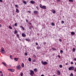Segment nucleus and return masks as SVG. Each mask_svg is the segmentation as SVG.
Masks as SVG:
<instances>
[{
	"label": "nucleus",
	"mask_w": 76,
	"mask_h": 76,
	"mask_svg": "<svg viewBox=\"0 0 76 76\" xmlns=\"http://www.w3.org/2000/svg\"><path fill=\"white\" fill-rule=\"evenodd\" d=\"M0 73H1V74H2V71H0Z\"/></svg>",
	"instance_id": "6e6d98bb"
},
{
	"label": "nucleus",
	"mask_w": 76,
	"mask_h": 76,
	"mask_svg": "<svg viewBox=\"0 0 76 76\" xmlns=\"http://www.w3.org/2000/svg\"><path fill=\"white\" fill-rule=\"evenodd\" d=\"M71 64H73V62H71Z\"/></svg>",
	"instance_id": "c03bdc74"
},
{
	"label": "nucleus",
	"mask_w": 76,
	"mask_h": 76,
	"mask_svg": "<svg viewBox=\"0 0 76 76\" xmlns=\"http://www.w3.org/2000/svg\"><path fill=\"white\" fill-rule=\"evenodd\" d=\"M52 49H53V50H56V49H54V48H53Z\"/></svg>",
	"instance_id": "864d4df0"
},
{
	"label": "nucleus",
	"mask_w": 76,
	"mask_h": 76,
	"mask_svg": "<svg viewBox=\"0 0 76 76\" xmlns=\"http://www.w3.org/2000/svg\"><path fill=\"white\" fill-rule=\"evenodd\" d=\"M9 66L10 67H11V65L10 64L9 65Z\"/></svg>",
	"instance_id": "49530a36"
},
{
	"label": "nucleus",
	"mask_w": 76,
	"mask_h": 76,
	"mask_svg": "<svg viewBox=\"0 0 76 76\" xmlns=\"http://www.w3.org/2000/svg\"><path fill=\"white\" fill-rule=\"evenodd\" d=\"M59 41L60 42H61V41H62V40H61V39H59Z\"/></svg>",
	"instance_id": "4c0bfd02"
},
{
	"label": "nucleus",
	"mask_w": 76,
	"mask_h": 76,
	"mask_svg": "<svg viewBox=\"0 0 76 76\" xmlns=\"http://www.w3.org/2000/svg\"><path fill=\"white\" fill-rule=\"evenodd\" d=\"M17 37L18 38H19V36L18 34L17 35Z\"/></svg>",
	"instance_id": "473e14b6"
},
{
	"label": "nucleus",
	"mask_w": 76,
	"mask_h": 76,
	"mask_svg": "<svg viewBox=\"0 0 76 76\" xmlns=\"http://www.w3.org/2000/svg\"><path fill=\"white\" fill-rule=\"evenodd\" d=\"M13 15H14V13H13Z\"/></svg>",
	"instance_id": "774afa93"
},
{
	"label": "nucleus",
	"mask_w": 76,
	"mask_h": 76,
	"mask_svg": "<svg viewBox=\"0 0 76 76\" xmlns=\"http://www.w3.org/2000/svg\"><path fill=\"white\" fill-rule=\"evenodd\" d=\"M36 45H38V44L37 43H36Z\"/></svg>",
	"instance_id": "37998d69"
},
{
	"label": "nucleus",
	"mask_w": 76,
	"mask_h": 76,
	"mask_svg": "<svg viewBox=\"0 0 76 76\" xmlns=\"http://www.w3.org/2000/svg\"><path fill=\"white\" fill-rule=\"evenodd\" d=\"M61 23H62V24H63V23H64V21H61Z\"/></svg>",
	"instance_id": "72a5a7b5"
},
{
	"label": "nucleus",
	"mask_w": 76,
	"mask_h": 76,
	"mask_svg": "<svg viewBox=\"0 0 76 76\" xmlns=\"http://www.w3.org/2000/svg\"><path fill=\"white\" fill-rule=\"evenodd\" d=\"M33 56L34 58H36V56H35V55H33Z\"/></svg>",
	"instance_id": "f704fd0d"
},
{
	"label": "nucleus",
	"mask_w": 76,
	"mask_h": 76,
	"mask_svg": "<svg viewBox=\"0 0 76 76\" xmlns=\"http://www.w3.org/2000/svg\"><path fill=\"white\" fill-rule=\"evenodd\" d=\"M51 12H52V13H54V14L56 13V11H55V10H51Z\"/></svg>",
	"instance_id": "f8f14e48"
},
{
	"label": "nucleus",
	"mask_w": 76,
	"mask_h": 76,
	"mask_svg": "<svg viewBox=\"0 0 76 76\" xmlns=\"http://www.w3.org/2000/svg\"><path fill=\"white\" fill-rule=\"evenodd\" d=\"M69 1L70 2H73V0H69Z\"/></svg>",
	"instance_id": "c756f323"
},
{
	"label": "nucleus",
	"mask_w": 76,
	"mask_h": 76,
	"mask_svg": "<svg viewBox=\"0 0 76 76\" xmlns=\"http://www.w3.org/2000/svg\"><path fill=\"white\" fill-rule=\"evenodd\" d=\"M73 52H75V48H73Z\"/></svg>",
	"instance_id": "b1692460"
},
{
	"label": "nucleus",
	"mask_w": 76,
	"mask_h": 76,
	"mask_svg": "<svg viewBox=\"0 0 76 76\" xmlns=\"http://www.w3.org/2000/svg\"><path fill=\"white\" fill-rule=\"evenodd\" d=\"M30 75L31 76H33V75L34 74V72L32 70H31L30 71Z\"/></svg>",
	"instance_id": "7ed1b4c3"
},
{
	"label": "nucleus",
	"mask_w": 76,
	"mask_h": 76,
	"mask_svg": "<svg viewBox=\"0 0 76 76\" xmlns=\"http://www.w3.org/2000/svg\"><path fill=\"white\" fill-rule=\"evenodd\" d=\"M65 65H68V63H66V64H65Z\"/></svg>",
	"instance_id": "13d9d810"
},
{
	"label": "nucleus",
	"mask_w": 76,
	"mask_h": 76,
	"mask_svg": "<svg viewBox=\"0 0 76 76\" xmlns=\"http://www.w3.org/2000/svg\"><path fill=\"white\" fill-rule=\"evenodd\" d=\"M51 25H52V26H54L55 24H54V23H51Z\"/></svg>",
	"instance_id": "bb28decb"
},
{
	"label": "nucleus",
	"mask_w": 76,
	"mask_h": 76,
	"mask_svg": "<svg viewBox=\"0 0 76 76\" xmlns=\"http://www.w3.org/2000/svg\"><path fill=\"white\" fill-rule=\"evenodd\" d=\"M15 6L17 8H18V7H19V6L17 5H15Z\"/></svg>",
	"instance_id": "a878e982"
},
{
	"label": "nucleus",
	"mask_w": 76,
	"mask_h": 76,
	"mask_svg": "<svg viewBox=\"0 0 76 76\" xmlns=\"http://www.w3.org/2000/svg\"><path fill=\"white\" fill-rule=\"evenodd\" d=\"M23 3H24L25 4H26L27 3H26V1H23Z\"/></svg>",
	"instance_id": "a211bd4d"
},
{
	"label": "nucleus",
	"mask_w": 76,
	"mask_h": 76,
	"mask_svg": "<svg viewBox=\"0 0 76 76\" xmlns=\"http://www.w3.org/2000/svg\"><path fill=\"white\" fill-rule=\"evenodd\" d=\"M22 36L23 37H26V34L24 33H22Z\"/></svg>",
	"instance_id": "1a4fd4ad"
},
{
	"label": "nucleus",
	"mask_w": 76,
	"mask_h": 76,
	"mask_svg": "<svg viewBox=\"0 0 76 76\" xmlns=\"http://www.w3.org/2000/svg\"><path fill=\"white\" fill-rule=\"evenodd\" d=\"M60 53H63V51L62 50H61L60 52Z\"/></svg>",
	"instance_id": "2f4dec72"
},
{
	"label": "nucleus",
	"mask_w": 76,
	"mask_h": 76,
	"mask_svg": "<svg viewBox=\"0 0 76 76\" xmlns=\"http://www.w3.org/2000/svg\"><path fill=\"white\" fill-rule=\"evenodd\" d=\"M26 22H28V20H26Z\"/></svg>",
	"instance_id": "bf43d9fd"
},
{
	"label": "nucleus",
	"mask_w": 76,
	"mask_h": 76,
	"mask_svg": "<svg viewBox=\"0 0 76 76\" xmlns=\"http://www.w3.org/2000/svg\"><path fill=\"white\" fill-rule=\"evenodd\" d=\"M34 13H35V14H38L39 13L37 11H34Z\"/></svg>",
	"instance_id": "9b49d317"
},
{
	"label": "nucleus",
	"mask_w": 76,
	"mask_h": 76,
	"mask_svg": "<svg viewBox=\"0 0 76 76\" xmlns=\"http://www.w3.org/2000/svg\"><path fill=\"white\" fill-rule=\"evenodd\" d=\"M15 60L16 61H17L18 60V58H14Z\"/></svg>",
	"instance_id": "dca6fc26"
},
{
	"label": "nucleus",
	"mask_w": 76,
	"mask_h": 76,
	"mask_svg": "<svg viewBox=\"0 0 76 76\" xmlns=\"http://www.w3.org/2000/svg\"><path fill=\"white\" fill-rule=\"evenodd\" d=\"M41 63L42 64H43V65H46V64H48V62L46 61H42Z\"/></svg>",
	"instance_id": "f03ea898"
},
{
	"label": "nucleus",
	"mask_w": 76,
	"mask_h": 76,
	"mask_svg": "<svg viewBox=\"0 0 76 76\" xmlns=\"http://www.w3.org/2000/svg\"><path fill=\"white\" fill-rule=\"evenodd\" d=\"M1 25L0 24V27H1Z\"/></svg>",
	"instance_id": "0e129e2a"
},
{
	"label": "nucleus",
	"mask_w": 76,
	"mask_h": 76,
	"mask_svg": "<svg viewBox=\"0 0 76 76\" xmlns=\"http://www.w3.org/2000/svg\"><path fill=\"white\" fill-rule=\"evenodd\" d=\"M56 72L57 75H60V72L59 71H56Z\"/></svg>",
	"instance_id": "423d86ee"
},
{
	"label": "nucleus",
	"mask_w": 76,
	"mask_h": 76,
	"mask_svg": "<svg viewBox=\"0 0 76 76\" xmlns=\"http://www.w3.org/2000/svg\"><path fill=\"white\" fill-rule=\"evenodd\" d=\"M1 51L2 53H5V51L3 49H1Z\"/></svg>",
	"instance_id": "4468645a"
},
{
	"label": "nucleus",
	"mask_w": 76,
	"mask_h": 76,
	"mask_svg": "<svg viewBox=\"0 0 76 76\" xmlns=\"http://www.w3.org/2000/svg\"><path fill=\"white\" fill-rule=\"evenodd\" d=\"M9 28L10 29H12V27H11V26H9Z\"/></svg>",
	"instance_id": "c85d7f7f"
},
{
	"label": "nucleus",
	"mask_w": 76,
	"mask_h": 76,
	"mask_svg": "<svg viewBox=\"0 0 76 76\" xmlns=\"http://www.w3.org/2000/svg\"><path fill=\"white\" fill-rule=\"evenodd\" d=\"M17 33H18V31H17V30L15 31H14L15 34H17Z\"/></svg>",
	"instance_id": "aec40b11"
},
{
	"label": "nucleus",
	"mask_w": 76,
	"mask_h": 76,
	"mask_svg": "<svg viewBox=\"0 0 76 76\" xmlns=\"http://www.w3.org/2000/svg\"><path fill=\"white\" fill-rule=\"evenodd\" d=\"M1 76H3V74H1Z\"/></svg>",
	"instance_id": "3c124183"
},
{
	"label": "nucleus",
	"mask_w": 76,
	"mask_h": 76,
	"mask_svg": "<svg viewBox=\"0 0 76 76\" xmlns=\"http://www.w3.org/2000/svg\"><path fill=\"white\" fill-rule=\"evenodd\" d=\"M75 65H76V62L75 63Z\"/></svg>",
	"instance_id": "338daca9"
},
{
	"label": "nucleus",
	"mask_w": 76,
	"mask_h": 76,
	"mask_svg": "<svg viewBox=\"0 0 76 76\" xmlns=\"http://www.w3.org/2000/svg\"><path fill=\"white\" fill-rule=\"evenodd\" d=\"M10 58H12V56L10 55Z\"/></svg>",
	"instance_id": "79ce46f5"
},
{
	"label": "nucleus",
	"mask_w": 76,
	"mask_h": 76,
	"mask_svg": "<svg viewBox=\"0 0 76 76\" xmlns=\"http://www.w3.org/2000/svg\"><path fill=\"white\" fill-rule=\"evenodd\" d=\"M30 3L31 4H35V2L34 1H30Z\"/></svg>",
	"instance_id": "ddd939ff"
},
{
	"label": "nucleus",
	"mask_w": 76,
	"mask_h": 76,
	"mask_svg": "<svg viewBox=\"0 0 76 76\" xmlns=\"http://www.w3.org/2000/svg\"><path fill=\"white\" fill-rule=\"evenodd\" d=\"M70 76H73V73H71Z\"/></svg>",
	"instance_id": "7c9ffc66"
},
{
	"label": "nucleus",
	"mask_w": 76,
	"mask_h": 76,
	"mask_svg": "<svg viewBox=\"0 0 76 76\" xmlns=\"http://www.w3.org/2000/svg\"><path fill=\"white\" fill-rule=\"evenodd\" d=\"M34 71L36 72H37V69L35 68L34 69Z\"/></svg>",
	"instance_id": "6ab92c4d"
},
{
	"label": "nucleus",
	"mask_w": 76,
	"mask_h": 76,
	"mask_svg": "<svg viewBox=\"0 0 76 76\" xmlns=\"http://www.w3.org/2000/svg\"><path fill=\"white\" fill-rule=\"evenodd\" d=\"M74 60L75 61H76V58H74Z\"/></svg>",
	"instance_id": "8fccbe9b"
},
{
	"label": "nucleus",
	"mask_w": 76,
	"mask_h": 76,
	"mask_svg": "<svg viewBox=\"0 0 76 76\" xmlns=\"http://www.w3.org/2000/svg\"><path fill=\"white\" fill-rule=\"evenodd\" d=\"M29 24H30V25H31V23H29Z\"/></svg>",
	"instance_id": "680f3d73"
},
{
	"label": "nucleus",
	"mask_w": 76,
	"mask_h": 76,
	"mask_svg": "<svg viewBox=\"0 0 76 76\" xmlns=\"http://www.w3.org/2000/svg\"><path fill=\"white\" fill-rule=\"evenodd\" d=\"M20 28L22 29L23 30H24V29H25V28H24L22 26H20Z\"/></svg>",
	"instance_id": "412c9836"
},
{
	"label": "nucleus",
	"mask_w": 76,
	"mask_h": 76,
	"mask_svg": "<svg viewBox=\"0 0 76 76\" xmlns=\"http://www.w3.org/2000/svg\"><path fill=\"white\" fill-rule=\"evenodd\" d=\"M45 44H46V42H45Z\"/></svg>",
	"instance_id": "69168bd1"
},
{
	"label": "nucleus",
	"mask_w": 76,
	"mask_h": 76,
	"mask_svg": "<svg viewBox=\"0 0 76 76\" xmlns=\"http://www.w3.org/2000/svg\"><path fill=\"white\" fill-rule=\"evenodd\" d=\"M71 35H75V32L72 31L71 32Z\"/></svg>",
	"instance_id": "9d476101"
},
{
	"label": "nucleus",
	"mask_w": 76,
	"mask_h": 76,
	"mask_svg": "<svg viewBox=\"0 0 76 76\" xmlns=\"http://www.w3.org/2000/svg\"><path fill=\"white\" fill-rule=\"evenodd\" d=\"M28 12H29V13H30V12H31V11H28Z\"/></svg>",
	"instance_id": "e2e57ef3"
},
{
	"label": "nucleus",
	"mask_w": 76,
	"mask_h": 76,
	"mask_svg": "<svg viewBox=\"0 0 76 76\" xmlns=\"http://www.w3.org/2000/svg\"><path fill=\"white\" fill-rule=\"evenodd\" d=\"M40 7L41 9H46L47 8V7L43 5L42 6V5H40Z\"/></svg>",
	"instance_id": "f257e3e1"
},
{
	"label": "nucleus",
	"mask_w": 76,
	"mask_h": 76,
	"mask_svg": "<svg viewBox=\"0 0 76 76\" xmlns=\"http://www.w3.org/2000/svg\"><path fill=\"white\" fill-rule=\"evenodd\" d=\"M16 13H19V10L17 8L16 9Z\"/></svg>",
	"instance_id": "6e6552de"
},
{
	"label": "nucleus",
	"mask_w": 76,
	"mask_h": 76,
	"mask_svg": "<svg viewBox=\"0 0 76 76\" xmlns=\"http://www.w3.org/2000/svg\"><path fill=\"white\" fill-rule=\"evenodd\" d=\"M59 67H60V68H62V67H63V66L61 65H60Z\"/></svg>",
	"instance_id": "393cba45"
},
{
	"label": "nucleus",
	"mask_w": 76,
	"mask_h": 76,
	"mask_svg": "<svg viewBox=\"0 0 76 76\" xmlns=\"http://www.w3.org/2000/svg\"><path fill=\"white\" fill-rule=\"evenodd\" d=\"M21 66L22 67H24V64H23V63H22Z\"/></svg>",
	"instance_id": "5701e85b"
},
{
	"label": "nucleus",
	"mask_w": 76,
	"mask_h": 76,
	"mask_svg": "<svg viewBox=\"0 0 76 76\" xmlns=\"http://www.w3.org/2000/svg\"><path fill=\"white\" fill-rule=\"evenodd\" d=\"M74 69V72H76V68H75Z\"/></svg>",
	"instance_id": "e433bc0d"
},
{
	"label": "nucleus",
	"mask_w": 76,
	"mask_h": 76,
	"mask_svg": "<svg viewBox=\"0 0 76 76\" xmlns=\"http://www.w3.org/2000/svg\"><path fill=\"white\" fill-rule=\"evenodd\" d=\"M36 7L37 9H38V10L39 9H38V7Z\"/></svg>",
	"instance_id": "5fc2aeb1"
},
{
	"label": "nucleus",
	"mask_w": 76,
	"mask_h": 76,
	"mask_svg": "<svg viewBox=\"0 0 76 76\" xmlns=\"http://www.w3.org/2000/svg\"><path fill=\"white\" fill-rule=\"evenodd\" d=\"M26 41H29V39H26Z\"/></svg>",
	"instance_id": "cd10ccee"
},
{
	"label": "nucleus",
	"mask_w": 76,
	"mask_h": 76,
	"mask_svg": "<svg viewBox=\"0 0 76 76\" xmlns=\"http://www.w3.org/2000/svg\"><path fill=\"white\" fill-rule=\"evenodd\" d=\"M36 61V60H35V59H34L33 60L34 62H35Z\"/></svg>",
	"instance_id": "a18cd8bd"
},
{
	"label": "nucleus",
	"mask_w": 76,
	"mask_h": 76,
	"mask_svg": "<svg viewBox=\"0 0 76 76\" xmlns=\"http://www.w3.org/2000/svg\"><path fill=\"white\" fill-rule=\"evenodd\" d=\"M8 70L12 72H15V70L13 69H8Z\"/></svg>",
	"instance_id": "39448f33"
},
{
	"label": "nucleus",
	"mask_w": 76,
	"mask_h": 76,
	"mask_svg": "<svg viewBox=\"0 0 76 76\" xmlns=\"http://www.w3.org/2000/svg\"><path fill=\"white\" fill-rule=\"evenodd\" d=\"M58 57L59 58H60V56L59 55H58Z\"/></svg>",
	"instance_id": "09e8293b"
},
{
	"label": "nucleus",
	"mask_w": 76,
	"mask_h": 76,
	"mask_svg": "<svg viewBox=\"0 0 76 76\" xmlns=\"http://www.w3.org/2000/svg\"><path fill=\"white\" fill-rule=\"evenodd\" d=\"M37 49H41V47H40V46H38L37 47Z\"/></svg>",
	"instance_id": "2eb2a0df"
},
{
	"label": "nucleus",
	"mask_w": 76,
	"mask_h": 76,
	"mask_svg": "<svg viewBox=\"0 0 76 76\" xmlns=\"http://www.w3.org/2000/svg\"><path fill=\"white\" fill-rule=\"evenodd\" d=\"M15 26H17V23H15Z\"/></svg>",
	"instance_id": "58836bf2"
},
{
	"label": "nucleus",
	"mask_w": 76,
	"mask_h": 76,
	"mask_svg": "<svg viewBox=\"0 0 76 76\" xmlns=\"http://www.w3.org/2000/svg\"><path fill=\"white\" fill-rule=\"evenodd\" d=\"M74 67L73 66H71V67H69V70H74Z\"/></svg>",
	"instance_id": "20e7f679"
},
{
	"label": "nucleus",
	"mask_w": 76,
	"mask_h": 76,
	"mask_svg": "<svg viewBox=\"0 0 76 76\" xmlns=\"http://www.w3.org/2000/svg\"><path fill=\"white\" fill-rule=\"evenodd\" d=\"M41 76H44V75H41Z\"/></svg>",
	"instance_id": "052dcab7"
},
{
	"label": "nucleus",
	"mask_w": 76,
	"mask_h": 76,
	"mask_svg": "<svg viewBox=\"0 0 76 76\" xmlns=\"http://www.w3.org/2000/svg\"><path fill=\"white\" fill-rule=\"evenodd\" d=\"M11 75L10 73H9V76H10Z\"/></svg>",
	"instance_id": "603ef678"
},
{
	"label": "nucleus",
	"mask_w": 76,
	"mask_h": 76,
	"mask_svg": "<svg viewBox=\"0 0 76 76\" xmlns=\"http://www.w3.org/2000/svg\"><path fill=\"white\" fill-rule=\"evenodd\" d=\"M17 68L18 70H20V65H18L17 66Z\"/></svg>",
	"instance_id": "0eeeda50"
},
{
	"label": "nucleus",
	"mask_w": 76,
	"mask_h": 76,
	"mask_svg": "<svg viewBox=\"0 0 76 76\" xmlns=\"http://www.w3.org/2000/svg\"><path fill=\"white\" fill-rule=\"evenodd\" d=\"M29 29H32V28L31 27H29Z\"/></svg>",
	"instance_id": "4d7b16f0"
},
{
	"label": "nucleus",
	"mask_w": 76,
	"mask_h": 76,
	"mask_svg": "<svg viewBox=\"0 0 76 76\" xmlns=\"http://www.w3.org/2000/svg\"><path fill=\"white\" fill-rule=\"evenodd\" d=\"M0 2H3V1L2 0H0Z\"/></svg>",
	"instance_id": "de8ad7c7"
},
{
	"label": "nucleus",
	"mask_w": 76,
	"mask_h": 76,
	"mask_svg": "<svg viewBox=\"0 0 76 76\" xmlns=\"http://www.w3.org/2000/svg\"><path fill=\"white\" fill-rule=\"evenodd\" d=\"M2 64H3L4 65V66H5V67H7V65L5 63H4V62H2Z\"/></svg>",
	"instance_id": "f3484780"
},
{
	"label": "nucleus",
	"mask_w": 76,
	"mask_h": 76,
	"mask_svg": "<svg viewBox=\"0 0 76 76\" xmlns=\"http://www.w3.org/2000/svg\"><path fill=\"white\" fill-rule=\"evenodd\" d=\"M25 56H27L28 54L27 53H25Z\"/></svg>",
	"instance_id": "ea45409f"
},
{
	"label": "nucleus",
	"mask_w": 76,
	"mask_h": 76,
	"mask_svg": "<svg viewBox=\"0 0 76 76\" xmlns=\"http://www.w3.org/2000/svg\"><path fill=\"white\" fill-rule=\"evenodd\" d=\"M20 76H23V73L22 72H21L20 74Z\"/></svg>",
	"instance_id": "c9c22d12"
},
{
	"label": "nucleus",
	"mask_w": 76,
	"mask_h": 76,
	"mask_svg": "<svg viewBox=\"0 0 76 76\" xmlns=\"http://www.w3.org/2000/svg\"><path fill=\"white\" fill-rule=\"evenodd\" d=\"M28 61H31V58H28Z\"/></svg>",
	"instance_id": "4be33fe9"
},
{
	"label": "nucleus",
	"mask_w": 76,
	"mask_h": 76,
	"mask_svg": "<svg viewBox=\"0 0 76 76\" xmlns=\"http://www.w3.org/2000/svg\"><path fill=\"white\" fill-rule=\"evenodd\" d=\"M57 1H58V2H60V1H61V0H57Z\"/></svg>",
	"instance_id": "a19ab883"
}]
</instances>
